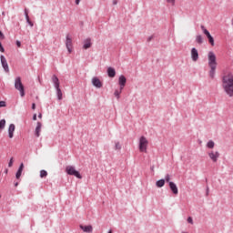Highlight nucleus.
Masks as SVG:
<instances>
[{
	"mask_svg": "<svg viewBox=\"0 0 233 233\" xmlns=\"http://www.w3.org/2000/svg\"><path fill=\"white\" fill-rule=\"evenodd\" d=\"M222 88L228 97H233V74L225 73L222 76Z\"/></svg>",
	"mask_w": 233,
	"mask_h": 233,
	"instance_id": "nucleus-1",
	"label": "nucleus"
},
{
	"mask_svg": "<svg viewBox=\"0 0 233 233\" xmlns=\"http://www.w3.org/2000/svg\"><path fill=\"white\" fill-rule=\"evenodd\" d=\"M208 65L210 68L209 76L211 79H214V76H216V68H218V60L216 57V54L214 52L209 51L208 53Z\"/></svg>",
	"mask_w": 233,
	"mask_h": 233,
	"instance_id": "nucleus-2",
	"label": "nucleus"
},
{
	"mask_svg": "<svg viewBox=\"0 0 233 233\" xmlns=\"http://www.w3.org/2000/svg\"><path fill=\"white\" fill-rule=\"evenodd\" d=\"M15 88L19 90L21 97H25V86L21 82V77H16L15 80Z\"/></svg>",
	"mask_w": 233,
	"mask_h": 233,
	"instance_id": "nucleus-3",
	"label": "nucleus"
},
{
	"mask_svg": "<svg viewBox=\"0 0 233 233\" xmlns=\"http://www.w3.org/2000/svg\"><path fill=\"white\" fill-rule=\"evenodd\" d=\"M66 172L69 176H75V177H77L78 179H82L83 178L81 174H79V171L76 170V167H74L72 166H67L66 167Z\"/></svg>",
	"mask_w": 233,
	"mask_h": 233,
	"instance_id": "nucleus-4",
	"label": "nucleus"
},
{
	"mask_svg": "<svg viewBox=\"0 0 233 233\" xmlns=\"http://www.w3.org/2000/svg\"><path fill=\"white\" fill-rule=\"evenodd\" d=\"M148 148V140L145 137H141L139 139V150L140 152H147Z\"/></svg>",
	"mask_w": 233,
	"mask_h": 233,
	"instance_id": "nucleus-5",
	"label": "nucleus"
},
{
	"mask_svg": "<svg viewBox=\"0 0 233 233\" xmlns=\"http://www.w3.org/2000/svg\"><path fill=\"white\" fill-rule=\"evenodd\" d=\"M66 46L68 50V53L72 54L73 44H72V35H66Z\"/></svg>",
	"mask_w": 233,
	"mask_h": 233,
	"instance_id": "nucleus-6",
	"label": "nucleus"
},
{
	"mask_svg": "<svg viewBox=\"0 0 233 233\" xmlns=\"http://www.w3.org/2000/svg\"><path fill=\"white\" fill-rule=\"evenodd\" d=\"M201 29L203 30V33L205 35H207L211 46H214V37H212V35H210V32L205 28V25H201Z\"/></svg>",
	"mask_w": 233,
	"mask_h": 233,
	"instance_id": "nucleus-7",
	"label": "nucleus"
},
{
	"mask_svg": "<svg viewBox=\"0 0 233 233\" xmlns=\"http://www.w3.org/2000/svg\"><path fill=\"white\" fill-rule=\"evenodd\" d=\"M0 61L5 72H10V68L8 67V62L6 61L5 56H0Z\"/></svg>",
	"mask_w": 233,
	"mask_h": 233,
	"instance_id": "nucleus-8",
	"label": "nucleus"
},
{
	"mask_svg": "<svg viewBox=\"0 0 233 233\" xmlns=\"http://www.w3.org/2000/svg\"><path fill=\"white\" fill-rule=\"evenodd\" d=\"M118 85L120 86V90H123L127 85V77L125 76L121 75L118 78Z\"/></svg>",
	"mask_w": 233,
	"mask_h": 233,
	"instance_id": "nucleus-9",
	"label": "nucleus"
},
{
	"mask_svg": "<svg viewBox=\"0 0 233 233\" xmlns=\"http://www.w3.org/2000/svg\"><path fill=\"white\" fill-rule=\"evenodd\" d=\"M208 157H210L213 163H216L218 161V158L219 157V152L211 151L208 153Z\"/></svg>",
	"mask_w": 233,
	"mask_h": 233,
	"instance_id": "nucleus-10",
	"label": "nucleus"
},
{
	"mask_svg": "<svg viewBox=\"0 0 233 233\" xmlns=\"http://www.w3.org/2000/svg\"><path fill=\"white\" fill-rule=\"evenodd\" d=\"M92 85L94 86H96V88H102L103 87V83L97 77H93L92 78Z\"/></svg>",
	"mask_w": 233,
	"mask_h": 233,
	"instance_id": "nucleus-11",
	"label": "nucleus"
},
{
	"mask_svg": "<svg viewBox=\"0 0 233 233\" xmlns=\"http://www.w3.org/2000/svg\"><path fill=\"white\" fill-rule=\"evenodd\" d=\"M191 59L195 62L198 61V59H199V53L198 52V49H196L195 47L191 49Z\"/></svg>",
	"mask_w": 233,
	"mask_h": 233,
	"instance_id": "nucleus-12",
	"label": "nucleus"
},
{
	"mask_svg": "<svg viewBox=\"0 0 233 233\" xmlns=\"http://www.w3.org/2000/svg\"><path fill=\"white\" fill-rule=\"evenodd\" d=\"M169 188L175 194V196H177L179 194V190L177 189V186L174 182H169Z\"/></svg>",
	"mask_w": 233,
	"mask_h": 233,
	"instance_id": "nucleus-13",
	"label": "nucleus"
},
{
	"mask_svg": "<svg viewBox=\"0 0 233 233\" xmlns=\"http://www.w3.org/2000/svg\"><path fill=\"white\" fill-rule=\"evenodd\" d=\"M42 127H43V124H41V122H37L36 127H35V134L36 137H39V136H41Z\"/></svg>",
	"mask_w": 233,
	"mask_h": 233,
	"instance_id": "nucleus-14",
	"label": "nucleus"
},
{
	"mask_svg": "<svg viewBox=\"0 0 233 233\" xmlns=\"http://www.w3.org/2000/svg\"><path fill=\"white\" fill-rule=\"evenodd\" d=\"M80 228L81 230H83V232H86V233H92L94 230V228H92V226L80 225Z\"/></svg>",
	"mask_w": 233,
	"mask_h": 233,
	"instance_id": "nucleus-15",
	"label": "nucleus"
},
{
	"mask_svg": "<svg viewBox=\"0 0 233 233\" xmlns=\"http://www.w3.org/2000/svg\"><path fill=\"white\" fill-rule=\"evenodd\" d=\"M90 46H92V40L90 38H86L85 41H84V46H83V48L85 50H88V48H90Z\"/></svg>",
	"mask_w": 233,
	"mask_h": 233,
	"instance_id": "nucleus-16",
	"label": "nucleus"
},
{
	"mask_svg": "<svg viewBox=\"0 0 233 233\" xmlns=\"http://www.w3.org/2000/svg\"><path fill=\"white\" fill-rule=\"evenodd\" d=\"M14 132H15V125L11 124L8 128V134H9L10 139L14 137Z\"/></svg>",
	"mask_w": 233,
	"mask_h": 233,
	"instance_id": "nucleus-17",
	"label": "nucleus"
},
{
	"mask_svg": "<svg viewBox=\"0 0 233 233\" xmlns=\"http://www.w3.org/2000/svg\"><path fill=\"white\" fill-rule=\"evenodd\" d=\"M107 75H108V77H116V69H114V67H108Z\"/></svg>",
	"mask_w": 233,
	"mask_h": 233,
	"instance_id": "nucleus-18",
	"label": "nucleus"
},
{
	"mask_svg": "<svg viewBox=\"0 0 233 233\" xmlns=\"http://www.w3.org/2000/svg\"><path fill=\"white\" fill-rule=\"evenodd\" d=\"M23 168H25V165L22 163L16 172V175H15L16 179H19V177H21V174H23Z\"/></svg>",
	"mask_w": 233,
	"mask_h": 233,
	"instance_id": "nucleus-19",
	"label": "nucleus"
},
{
	"mask_svg": "<svg viewBox=\"0 0 233 233\" xmlns=\"http://www.w3.org/2000/svg\"><path fill=\"white\" fill-rule=\"evenodd\" d=\"M52 81H53V83H54V85H55V88H59V78H57V76H56V75H54L53 76H52Z\"/></svg>",
	"mask_w": 233,
	"mask_h": 233,
	"instance_id": "nucleus-20",
	"label": "nucleus"
},
{
	"mask_svg": "<svg viewBox=\"0 0 233 233\" xmlns=\"http://www.w3.org/2000/svg\"><path fill=\"white\" fill-rule=\"evenodd\" d=\"M156 185H157V188H161V187H165V179H160V180L157 181Z\"/></svg>",
	"mask_w": 233,
	"mask_h": 233,
	"instance_id": "nucleus-21",
	"label": "nucleus"
},
{
	"mask_svg": "<svg viewBox=\"0 0 233 233\" xmlns=\"http://www.w3.org/2000/svg\"><path fill=\"white\" fill-rule=\"evenodd\" d=\"M56 89L57 97H58L59 101H61V99H63V92L61 91V88H59V87H56Z\"/></svg>",
	"mask_w": 233,
	"mask_h": 233,
	"instance_id": "nucleus-22",
	"label": "nucleus"
},
{
	"mask_svg": "<svg viewBox=\"0 0 233 233\" xmlns=\"http://www.w3.org/2000/svg\"><path fill=\"white\" fill-rule=\"evenodd\" d=\"M25 19L30 26H34V23L30 21V16H28V13L26 11H25Z\"/></svg>",
	"mask_w": 233,
	"mask_h": 233,
	"instance_id": "nucleus-23",
	"label": "nucleus"
},
{
	"mask_svg": "<svg viewBox=\"0 0 233 233\" xmlns=\"http://www.w3.org/2000/svg\"><path fill=\"white\" fill-rule=\"evenodd\" d=\"M214 146H215V143L212 140L208 141L207 144L208 148H214Z\"/></svg>",
	"mask_w": 233,
	"mask_h": 233,
	"instance_id": "nucleus-24",
	"label": "nucleus"
},
{
	"mask_svg": "<svg viewBox=\"0 0 233 233\" xmlns=\"http://www.w3.org/2000/svg\"><path fill=\"white\" fill-rule=\"evenodd\" d=\"M48 176V173L46 170H41L40 171V177H46Z\"/></svg>",
	"mask_w": 233,
	"mask_h": 233,
	"instance_id": "nucleus-25",
	"label": "nucleus"
},
{
	"mask_svg": "<svg viewBox=\"0 0 233 233\" xmlns=\"http://www.w3.org/2000/svg\"><path fill=\"white\" fill-rule=\"evenodd\" d=\"M196 41L198 43V45H201V43H203V36L198 35Z\"/></svg>",
	"mask_w": 233,
	"mask_h": 233,
	"instance_id": "nucleus-26",
	"label": "nucleus"
},
{
	"mask_svg": "<svg viewBox=\"0 0 233 233\" xmlns=\"http://www.w3.org/2000/svg\"><path fill=\"white\" fill-rule=\"evenodd\" d=\"M121 92H123V89L120 90H116L115 91V96L117 99H119V96H121Z\"/></svg>",
	"mask_w": 233,
	"mask_h": 233,
	"instance_id": "nucleus-27",
	"label": "nucleus"
},
{
	"mask_svg": "<svg viewBox=\"0 0 233 233\" xmlns=\"http://www.w3.org/2000/svg\"><path fill=\"white\" fill-rule=\"evenodd\" d=\"M5 125H6V120L2 119L0 121V128H5Z\"/></svg>",
	"mask_w": 233,
	"mask_h": 233,
	"instance_id": "nucleus-28",
	"label": "nucleus"
},
{
	"mask_svg": "<svg viewBox=\"0 0 233 233\" xmlns=\"http://www.w3.org/2000/svg\"><path fill=\"white\" fill-rule=\"evenodd\" d=\"M115 148H116V150H121V143L116 142L115 143Z\"/></svg>",
	"mask_w": 233,
	"mask_h": 233,
	"instance_id": "nucleus-29",
	"label": "nucleus"
},
{
	"mask_svg": "<svg viewBox=\"0 0 233 233\" xmlns=\"http://www.w3.org/2000/svg\"><path fill=\"white\" fill-rule=\"evenodd\" d=\"M8 167H9V168H12V167H14V157H11V159L8 163Z\"/></svg>",
	"mask_w": 233,
	"mask_h": 233,
	"instance_id": "nucleus-30",
	"label": "nucleus"
},
{
	"mask_svg": "<svg viewBox=\"0 0 233 233\" xmlns=\"http://www.w3.org/2000/svg\"><path fill=\"white\" fill-rule=\"evenodd\" d=\"M165 180H166L167 183H171L170 182V175L169 174L166 175Z\"/></svg>",
	"mask_w": 233,
	"mask_h": 233,
	"instance_id": "nucleus-31",
	"label": "nucleus"
},
{
	"mask_svg": "<svg viewBox=\"0 0 233 233\" xmlns=\"http://www.w3.org/2000/svg\"><path fill=\"white\" fill-rule=\"evenodd\" d=\"M167 3H168L169 5H172V6H174L176 5V0H167Z\"/></svg>",
	"mask_w": 233,
	"mask_h": 233,
	"instance_id": "nucleus-32",
	"label": "nucleus"
},
{
	"mask_svg": "<svg viewBox=\"0 0 233 233\" xmlns=\"http://www.w3.org/2000/svg\"><path fill=\"white\" fill-rule=\"evenodd\" d=\"M5 106H6V102L0 101V108H5Z\"/></svg>",
	"mask_w": 233,
	"mask_h": 233,
	"instance_id": "nucleus-33",
	"label": "nucleus"
},
{
	"mask_svg": "<svg viewBox=\"0 0 233 233\" xmlns=\"http://www.w3.org/2000/svg\"><path fill=\"white\" fill-rule=\"evenodd\" d=\"M187 223L190 225H194V220L192 219V217L187 218Z\"/></svg>",
	"mask_w": 233,
	"mask_h": 233,
	"instance_id": "nucleus-34",
	"label": "nucleus"
},
{
	"mask_svg": "<svg viewBox=\"0 0 233 233\" xmlns=\"http://www.w3.org/2000/svg\"><path fill=\"white\" fill-rule=\"evenodd\" d=\"M0 38L1 39H5V35L3 34V32L0 31Z\"/></svg>",
	"mask_w": 233,
	"mask_h": 233,
	"instance_id": "nucleus-35",
	"label": "nucleus"
},
{
	"mask_svg": "<svg viewBox=\"0 0 233 233\" xmlns=\"http://www.w3.org/2000/svg\"><path fill=\"white\" fill-rule=\"evenodd\" d=\"M33 120H34V121H37V115H36V114H35V115L33 116Z\"/></svg>",
	"mask_w": 233,
	"mask_h": 233,
	"instance_id": "nucleus-36",
	"label": "nucleus"
},
{
	"mask_svg": "<svg viewBox=\"0 0 233 233\" xmlns=\"http://www.w3.org/2000/svg\"><path fill=\"white\" fill-rule=\"evenodd\" d=\"M16 46H18V48L21 47V42L19 40L16 41Z\"/></svg>",
	"mask_w": 233,
	"mask_h": 233,
	"instance_id": "nucleus-37",
	"label": "nucleus"
},
{
	"mask_svg": "<svg viewBox=\"0 0 233 233\" xmlns=\"http://www.w3.org/2000/svg\"><path fill=\"white\" fill-rule=\"evenodd\" d=\"M32 109L35 110V104H32Z\"/></svg>",
	"mask_w": 233,
	"mask_h": 233,
	"instance_id": "nucleus-38",
	"label": "nucleus"
},
{
	"mask_svg": "<svg viewBox=\"0 0 233 233\" xmlns=\"http://www.w3.org/2000/svg\"><path fill=\"white\" fill-rule=\"evenodd\" d=\"M80 2L81 0H76V5H79Z\"/></svg>",
	"mask_w": 233,
	"mask_h": 233,
	"instance_id": "nucleus-39",
	"label": "nucleus"
},
{
	"mask_svg": "<svg viewBox=\"0 0 233 233\" xmlns=\"http://www.w3.org/2000/svg\"><path fill=\"white\" fill-rule=\"evenodd\" d=\"M113 5H117V0H113Z\"/></svg>",
	"mask_w": 233,
	"mask_h": 233,
	"instance_id": "nucleus-40",
	"label": "nucleus"
},
{
	"mask_svg": "<svg viewBox=\"0 0 233 233\" xmlns=\"http://www.w3.org/2000/svg\"><path fill=\"white\" fill-rule=\"evenodd\" d=\"M15 187H19V182L15 183Z\"/></svg>",
	"mask_w": 233,
	"mask_h": 233,
	"instance_id": "nucleus-41",
	"label": "nucleus"
},
{
	"mask_svg": "<svg viewBox=\"0 0 233 233\" xmlns=\"http://www.w3.org/2000/svg\"><path fill=\"white\" fill-rule=\"evenodd\" d=\"M38 117L41 119V117H43V115H42V114H39V115H38Z\"/></svg>",
	"mask_w": 233,
	"mask_h": 233,
	"instance_id": "nucleus-42",
	"label": "nucleus"
},
{
	"mask_svg": "<svg viewBox=\"0 0 233 233\" xmlns=\"http://www.w3.org/2000/svg\"><path fill=\"white\" fill-rule=\"evenodd\" d=\"M207 196H208V191H207Z\"/></svg>",
	"mask_w": 233,
	"mask_h": 233,
	"instance_id": "nucleus-43",
	"label": "nucleus"
},
{
	"mask_svg": "<svg viewBox=\"0 0 233 233\" xmlns=\"http://www.w3.org/2000/svg\"><path fill=\"white\" fill-rule=\"evenodd\" d=\"M108 233H112V230H110Z\"/></svg>",
	"mask_w": 233,
	"mask_h": 233,
	"instance_id": "nucleus-44",
	"label": "nucleus"
},
{
	"mask_svg": "<svg viewBox=\"0 0 233 233\" xmlns=\"http://www.w3.org/2000/svg\"><path fill=\"white\" fill-rule=\"evenodd\" d=\"M0 198H1V195H0Z\"/></svg>",
	"mask_w": 233,
	"mask_h": 233,
	"instance_id": "nucleus-45",
	"label": "nucleus"
}]
</instances>
